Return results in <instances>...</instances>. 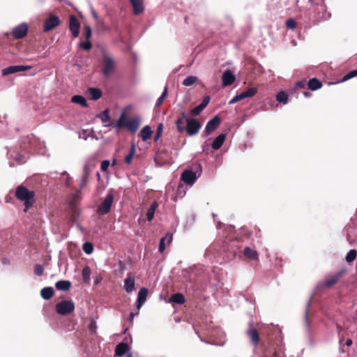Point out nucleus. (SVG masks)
Returning a JSON list of instances; mask_svg holds the SVG:
<instances>
[{
  "mask_svg": "<svg viewBox=\"0 0 357 357\" xmlns=\"http://www.w3.org/2000/svg\"><path fill=\"white\" fill-rule=\"evenodd\" d=\"M202 174V167L199 163H195L185 169L181 175V180L186 184L192 185Z\"/></svg>",
  "mask_w": 357,
  "mask_h": 357,
  "instance_id": "1",
  "label": "nucleus"
},
{
  "mask_svg": "<svg viewBox=\"0 0 357 357\" xmlns=\"http://www.w3.org/2000/svg\"><path fill=\"white\" fill-rule=\"evenodd\" d=\"M15 195L19 200L24 202V211H26L34 202L35 192L23 185L17 188Z\"/></svg>",
  "mask_w": 357,
  "mask_h": 357,
  "instance_id": "2",
  "label": "nucleus"
},
{
  "mask_svg": "<svg viewBox=\"0 0 357 357\" xmlns=\"http://www.w3.org/2000/svg\"><path fill=\"white\" fill-rule=\"evenodd\" d=\"M102 74L108 77L112 75L115 69V62L112 56L105 51H102Z\"/></svg>",
  "mask_w": 357,
  "mask_h": 357,
  "instance_id": "3",
  "label": "nucleus"
},
{
  "mask_svg": "<svg viewBox=\"0 0 357 357\" xmlns=\"http://www.w3.org/2000/svg\"><path fill=\"white\" fill-rule=\"evenodd\" d=\"M183 116L185 119V131L190 136L197 135L202 128V124L194 118H189L185 112H183Z\"/></svg>",
  "mask_w": 357,
  "mask_h": 357,
  "instance_id": "4",
  "label": "nucleus"
},
{
  "mask_svg": "<svg viewBox=\"0 0 357 357\" xmlns=\"http://www.w3.org/2000/svg\"><path fill=\"white\" fill-rule=\"evenodd\" d=\"M114 201V195L112 191H109L105 196L103 201L99 205L97 209V213L100 215H105L108 213L111 209L112 204Z\"/></svg>",
  "mask_w": 357,
  "mask_h": 357,
  "instance_id": "5",
  "label": "nucleus"
},
{
  "mask_svg": "<svg viewBox=\"0 0 357 357\" xmlns=\"http://www.w3.org/2000/svg\"><path fill=\"white\" fill-rule=\"evenodd\" d=\"M75 310V303L72 301H62L56 305V311L61 315H67Z\"/></svg>",
  "mask_w": 357,
  "mask_h": 357,
  "instance_id": "6",
  "label": "nucleus"
},
{
  "mask_svg": "<svg viewBox=\"0 0 357 357\" xmlns=\"http://www.w3.org/2000/svg\"><path fill=\"white\" fill-rule=\"evenodd\" d=\"M257 93V89L255 87H251L249 88L245 91L241 92L239 94H237L234 98H232L229 102V104H234L237 102L238 101L247 98H251L254 96Z\"/></svg>",
  "mask_w": 357,
  "mask_h": 357,
  "instance_id": "7",
  "label": "nucleus"
},
{
  "mask_svg": "<svg viewBox=\"0 0 357 357\" xmlns=\"http://www.w3.org/2000/svg\"><path fill=\"white\" fill-rule=\"evenodd\" d=\"M59 24L60 19L57 16L50 14L49 17L47 18L44 22L43 31L48 32L56 28Z\"/></svg>",
  "mask_w": 357,
  "mask_h": 357,
  "instance_id": "8",
  "label": "nucleus"
},
{
  "mask_svg": "<svg viewBox=\"0 0 357 357\" xmlns=\"http://www.w3.org/2000/svg\"><path fill=\"white\" fill-rule=\"evenodd\" d=\"M28 31V24L26 22H22L13 29V36L16 39H21L26 36Z\"/></svg>",
  "mask_w": 357,
  "mask_h": 357,
  "instance_id": "9",
  "label": "nucleus"
},
{
  "mask_svg": "<svg viewBox=\"0 0 357 357\" xmlns=\"http://www.w3.org/2000/svg\"><path fill=\"white\" fill-rule=\"evenodd\" d=\"M31 68L32 67L31 66H10L3 69L2 75L6 76L18 72L27 71Z\"/></svg>",
  "mask_w": 357,
  "mask_h": 357,
  "instance_id": "10",
  "label": "nucleus"
},
{
  "mask_svg": "<svg viewBox=\"0 0 357 357\" xmlns=\"http://www.w3.org/2000/svg\"><path fill=\"white\" fill-rule=\"evenodd\" d=\"M123 289L128 293H131L135 290V278L130 273L127 274V277L124 280Z\"/></svg>",
  "mask_w": 357,
  "mask_h": 357,
  "instance_id": "11",
  "label": "nucleus"
},
{
  "mask_svg": "<svg viewBox=\"0 0 357 357\" xmlns=\"http://www.w3.org/2000/svg\"><path fill=\"white\" fill-rule=\"evenodd\" d=\"M220 123V119L218 116H215L208 121L204 129V132L206 135H208L215 130Z\"/></svg>",
  "mask_w": 357,
  "mask_h": 357,
  "instance_id": "12",
  "label": "nucleus"
},
{
  "mask_svg": "<svg viewBox=\"0 0 357 357\" xmlns=\"http://www.w3.org/2000/svg\"><path fill=\"white\" fill-rule=\"evenodd\" d=\"M345 272L344 269H342L338 272H337L334 275L327 278L323 283V286L325 288H330L333 285H334L337 280L341 278V276L344 274Z\"/></svg>",
  "mask_w": 357,
  "mask_h": 357,
  "instance_id": "13",
  "label": "nucleus"
},
{
  "mask_svg": "<svg viewBox=\"0 0 357 357\" xmlns=\"http://www.w3.org/2000/svg\"><path fill=\"white\" fill-rule=\"evenodd\" d=\"M80 24L77 19L72 15L70 18L69 29L74 38H77L79 33Z\"/></svg>",
  "mask_w": 357,
  "mask_h": 357,
  "instance_id": "14",
  "label": "nucleus"
},
{
  "mask_svg": "<svg viewBox=\"0 0 357 357\" xmlns=\"http://www.w3.org/2000/svg\"><path fill=\"white\" fill-rule=\"evenodd\" d=\"M140 121L141 119L139 117H134L131 120L126 122V126L130 132L134 134L137 131L140 126Z\"/></svg>",
  "mask_w": 357,
  "mask_h": 357,
  "instance_id": "15",
  "label": "nucleus"
},
{
  "mask_svg": "<svg viewBox=\"0 0 357 357\" xmlns=\"http://www.w3.org/2000/svg\"><path fill=\"white\" fill-rule=\"evenodd\" d=\"M148 289L146 287H143L140 289V290L138 292L137 294V311H139L142 306L144 305V303L146 301V297L148 296Z\"/></svg>",
  "mask_w": 357,
  "mask_h": 357,
  "instance_id": "16",
  "label": "nucleus"
},
{
  "mask_svg": "<svg viewBox=\"0 0 357 357\" xmlns=\"http://www.w3.org/2000/svg\"><path fill=\"white\" fill-rule=\"evenodd\" d=\"M222 85L227 86L232 84L235 81V75L230 70H226L222 74Z\"/></svg>",
  "mask_w": 357,
  "mask_h": 357,
  "instance_id": "17",
  "label": "nucleus"
},
{
  "mask_svg": "<svg viewBox=\"0 0 357 357\" xmlns=\"http://www.w3.org/2000/svg\"><path fill=\"white\" fill-rule=\"evenodd\" d=\"M209 101H210V97L206 96L203 99L202 102L198 106H197L195 108L191 109L190 114L192 116L199 115L204 110V109L208 105V104L209 103Z\"/></svg>",
  "mask_w": 357,
  "mask_h": 357,
  "instance_id": "18",
  "label": "nucleus"
},
{
  "mask_svg": "<svg viewBox=\"0 0 357 357\" xmlns=\"http://www.w3.org/2000/svg\"><path fill=\"white\" fill-rule=\"evenodd\" d=\"M248 337H249L251 343L257 346L259 341V333L255 328H250L246 332Z\"/></svg>",
  "mask_w": 357,
  "mask_h": 357,
  "instance_id": "19",
  "label": "nucleus"
},
{
  "mask_svg": "<svg viewBox=\"0 0 357 357\" xmlns=\"http://www.w3.org/2000/svg\"><path fill=\"white\" fill-rule=\"evenodd\" d=\"M172 241V235L167 234L165 236L160 238L159 243L158 250L160 253H162L166 248V242L167 245H169Z\"/></svg>",
  "mask_w": 357,
  "mask_h": 357,
  "instance_id": "20",
  "label": "nucleus"
},
{
  "mask_svg": "<svg viewBox=\"0 0 357 357\" xmlns=\"http://www.w3.org/2000/svg\"><path fill=\"white\" fill-rule=\"evenodd\" d=\"M97 118L100 119L102 123H106L105 127H109L111 125V117L109 116V109H105L102 113L97 115Z\"/></svg>",
  "mask_w": 357,
  "mask_h": 357,
  "instance_id": "21",
  "label": "nucleus"
},
{
  "mask_svg": "<svg viewBox=\"0 0 357 357\" xmlns=\"http://www.w3.org/2000/svg\"><path fill=\"white\" fill-rule=\"evenodd\" d=\"M130 1L133 7L135 15L140 14L144 10L142 0H130Z\"/></svg>",
  "mask_w": 357,
  "mask_h": 357,
  "instance_id": "22",
  "label": "nucleus"
},
{
  "mask_svg": "<svg viewBox=\"0 0 357 357\" xmlns=\"http://www.w3.org/2000/svg\"><path fill=\"white\" fill-rule=\"evenodd\" d=\"M129 347L127 342H122L118 344L115 348V355L117 356H122L128 350Z\"/></svg>",
  "mask_w": 357,
  "mask_h": 357,
  "instance_id": "23",
  "label": "nucleus"
},
{
  "mask_svg": "<svg viewBox=\"0 0 357 357\" xmlns=\"http://www.w3.org/2000/svg\"><path fill=\"white\" fill-rule=\"evenodd\" d=\"M225 140V135L220 134L216 137L212 142L211 147L214 150H218L223 144Z\"/></svg>",
  "mask_w": 357,
  "mask_h": 357,
  "instance_id": "24",
  "label": "nucleus"
},
{
  "mask_svg": "<svg viewBox=\"0 0 357 357\" xmlns=\"http://www.w3.org/2000/svg\"><path fill=\"white\" fill-rule=\"evenodd\" d=\"M316 9L319 10L324 11V13H323V15L321 16L314 17L316 21L327 20L331 18V13L326 10L325 6L319 5L316 7Z\"/></svg>",
  "mask_w": 357,
  "mask_h": 357,
  "instance_id": "25",
  "label": "nucleus"
},
{
  "mask_svg": "<svg viewBox=\"0 0 357 357\" xmlns=\"http://www.w3.org/2000/svg\"><path fill=\"white\" fill-rule=\"evenodd\" d=\"M244 255L249 259L257 260L258 254L255 250L246 247L243 250Z\"/></svg>",
  "mask_w": 357,
  "mask_h": 357,
  "instance_id": "26",
  "label": "nucleus"
},
{
  "mask_svg": "<svg viewBox=\"0 0 357 357\" xmlns=\"http://www.w3.org/2000/svg\"><path fill=\"white\" fill-rule=\"evenodd\" d=\"M55 287L58 290L68 291L71 287V282L68 280H59L56 282Z\"/></svg>",
  "mask_w": 357,
  "mask_h": 357,
  "instance_id": "27",
  "label": "nucleus"
},
{
  "mask_svg": "<svg viewBox=\"0 0 357 357\" xmlns=\"http://www.w3.org/2000/svg\"><path fill=\"white\" fill-rule=\"evenodd\" d=\"M54 289L52 287H44L40 291V295L42 298L45 300L50 299L54 295Z\"/></svg>",
  "mask_w": 357,
  "mask_h": 357,
  "instance_id": "28",
  "label": "nucleus"
},
{
  "mask_svg": "<svg viewBox=\"0 0 357 357\" xmlns=\"http://www.w3.org/2000/svg\"><path fill=\"white\" fill-rule=\"evenodd\" d=\"M185 298L184 296L179 293L174 294L171 296V297L169 299V303H174L179 305L183 304L185 303Z\"/></svg>",
  "mask_w": 357,
  "mask_h": 357,
  "instance_id": "29",
  "label": "nucleus"
},
{
  "mask_svg": "<svg viewBox=\"0 0 357 357\" xmlns=\"http://www.w3.org/2000/svg\"><path fill=\"white\" fill-rule=\"evenodd\" d=\"M152 133L153 132L151 127L149 126H146L142 129L140 136L142 140L146 141L151 137Z\"/></svg>",
  "mask_w": 357,
  "mask_h": 357,
  "instance_id": "30",
  "label": "nucleus"
},
{
  "mask_svg": "<svg viewBox=\"0 0 357 357\" xmlns=\"http://www.w3.org/2000/svg\"><path fill=\"white\" fill-rule=\"evenodd\" d=\"M71 101L74 103L80 105L82 107H86L88 106L86 98L80 95H75L72 97Z\"/></svg>",
  "mask_w": 357,
  "mask_h": 357,
  "instance_id": "31",
  "label": "nucleus"
},
{
  "mask_svg": "<svg viewBox=\"0 0 357 357\" xmlns=\"http://www.w3.org/2000/svg\"><path fill=\"white\" fill-rule=\"evenodd\" d=\"M276 100L283 105L287 104L289 100L287 93L284 91H280L276 95Z\"/></svg>",
  "mask_w": 357,
  "mask_h": 357,
  "instance_id": "32",
  "label": "nucleus"
},
{
  "mask_svg": "<svg viewBox=\"0 0 357 357\" xmlns=\"http://www.w3.org/2000/svg\"><path fill=\"white\" fill-rule=\"evenodd\" d=\"M89 94L91 100H96L101 98L102 91L98 88H90Z\"/></svg>",
  "mask_w": 357,
  "mask_h": 357,
  "instance_id": "33",
  "label": "nucleus"
},
{
  "mask_svg": "<svg viewBox=\"0 0 357 357\" xmlns=\"http://www.w3.org/2000/svg\"><path fill=\"white\" fill-rule=\"evenodd\" d=\"M158 206V204L157 202H154L153 203H152L146 213V218L148 221H151L153 220L155 211Z\"/></svg>",
  "mask_w": 357,
  "mask_h": 357,
  "instance_id": "34",
  "label": "nucleus"
},
{
  "mask_svg": "<svg viewBox=\"0 0 357 357\" xmlns=\"http://www.w3.org/2000/svg\"><path fill=\"white\" fill-rule=\"evenodd\" d=\"M321 86V83L316 78L310 79L308 82V87L312 91L320 89Z\"/></svg>",
  "mask_w": 357,
  "mask_h": 357,
  "instance_id": "35",
  "label": "nucleus"
},
{
  "mask_svg": "<svg viewBox=\"0 0 357 357\" xmlns=\"http://www.w3.org/2000/svg\"><path fill=\"white\" fill-rule=\"evenodd\" d=\"M185 122V119L183 116V113L181 114V116L178 118L176 121V125L177 130L180 132H183L185 131V127L184 126V123Z\"/></svg>",
  "mask_w": 357,
  "mask_h": 357,
  "instance_id": "36",
  "label": "nucleus"
},
{
  "mask_svg": "<svg viewBox=\"0 0 357 357\" xmlns=\"http://www.w3.org/2000/svg\"><path fill=\"white\" fill-rule=\"evenodd\" d=\"M357 256V252L356 250H350L346 255L345 260L348 263H351L354 261Z\"/></svg>",
  "mask_w": 357,
  "mask_h": 357,
  "instance_id": "37",
  "label": "nucleus"
},
{
  "mask_svg": "<svg viewBox=\"0 0 357 357\" xmlns=\"http://www.w3.org/2000/svg\"><path fill=\"white\" fill-rule=\"evenodd\" d=\"M197 79L196 76H188L183 81V84L185 86H192Z\"/></svg>",
  "mask_w": 357,
  "mask_h": 357,
  "instance_id": "38",
  "label": "nucleus"
},
{
  "mask_svg": "<svg viewBox=\"0 0 357 357\" xmlns=\"http://www.w3.org/2000/svg\"><path fill=\"white\" fill-rule=\"evenodd\" d=\"M167 96V86H165L162 93L158 98V100L156 101V103H155V107H159L162 105L164 99L166 98Z\"/></svg>",
  "mask_w": 357,
  "mask_h": 357,
  "instance_id": "39",
  "label": "nucleus"
},
{
  "mask_svg": "<svg viewBox=\"0 0 357 357\" xmlns=\"http://www.w3.org/2000/svg\"><path fill=\"white\" fill-rule=\"evenodd\" d=\"M82 198L81 195V190H77L75 193L73 195L72 199L70 200L71 205H75L77 202L80 200Z\"/></svg>",
  "mask_w": 357,
  "mask_h": 357,
  "instance_id": "40",
  "label": "nucleus"
},
{
  "mask_svg": "<svg viewBox=\"0 0 357 357\" xmlns=\"http://www.w3.org/2000/svg\"><path fill=\"white\" fill-rule=\"evenodd\" d=\"M127 121H125V114L122 113L118 121H116L114 127L117 129L121 128L123 126H126Z\"/></svg>",
  "mask_w": 357,
  "mask_h": 357,
  "instance_id": "41",
  "label": "nucleus"
},
{
  "mask_svg": "<svg viewBox=\"0 0 357 357\" xmlns=\"http://www.w3.org/2000/svg\"><path fill=\"white\" fill-rule=\"evenodd\" d=\"M135 153V145L132 144L130 153L126 156L125 161L127 164H130L134 157Z\"/></svg>",
  "mask_w": 357,
  "mask_h": 357,
  "instance_id": "42",
  "label": "nucleus"
},
{
  "mask_svg": "<svg viewBox=\"0 0 357 357\" xmlns=\"http://www.w3.org/2000/svg\"><path fill=\"white\" fill-rule=\"evenodd\" d=\"M357 76V69L356 70H351L350 72H349L347 74H346L341 82H346L354 77Z\"/></svg>",
  "mask_w": 357,
  "mask_h": 357,
  "instance_id": "43",
  "label": "nucleus"
},
{
  "mask_svg": "<svg viewBox=\"0 0 357 357\" xmlns=\"http://www.w3.org/2000/svg\"><path fill=\"white\" fill-rule=\"evenodd\" d=\"M83 250L87 255L91 254L93 250V245L91 243H84L83 244Z\"/></svg>",
  "mask_w": 357,
  "mask_h": 357,
  "instance_id": "44",
  "label": "nucleus"
},
{
  "mask_svg": "<svg viewBox=\"0 0 357 357\" xmlns=\"http://www.w3.org/2000/svg\"><path fill=\"white\" fill-rule=\"evenodd\" d=\"M162 131H163V125H162V123H160L157 127L156 132H155V135L154 137L155 141H158L160 139Z\"/></svg>",
  "mask_w": 357,
  "mask_h": 357,
  "instance_id": "45",
  "label": "nucleus"
},
{
  "mask_svg": "<svg viewBox=\"0 0 357 357\" xmlns=\"http://www.w3.org/2000/svg\"><path fill=\"white\" fill-rule=\"evenodd\" d=\"M44 268L40 264H36L34 268V273L38 276H40L43 274Z\"/></svg>",
  "mask_w": 357,
  "mask_h": 357,
  "instance_id": "46",
  "label": "nucleus"
},
{
  "mask_svg": "<svg viewBox=\"0 0 357 357\" xmlns=\"http://www.w3.org/2000/svg\"><path fill=\"white\" fill-rule=\"evenodd\" d=\"M286 25L289 29H294L296 26V22L294 19L290 18L287 20Z\"/></svg>",
  "mask_w": 357,
  "mask_h": 357,
  "instance_id": "47",
  "label": "nucleus"
},
{
  "mask_svg": "<svg viewBox=\"0 0 357 357\" xmlns=\"http://www.w3.org/2000/svg\"><path fill=\"white\" fill-rule=\"evenodd\" d=\"M85 172H86V167L84 168ZM87 183V173L85 172V174L81 178V184L79 190H82V189L86 185Z\"/></svg>",
  "mask_w": 357,
  "mask_h": 357,
  "instance_id": "48",
  "label": "nucleus"
},
{
  "mask_svg": "<svg viewBox=\"0 0 357 357\" xmlns=\"http://www.w3.org/2000/svg\"><path fill=\"white\" fill-rule=\"evenodd\" d=\"M82 276L84 280H88L90 277V269L89 267H85L82 270Z\"/></svg>",
  "mask_w": 357,
  "mask_h": 357,
  "instance_id": "49",
  "label": "nucleus"
},
{
  "mask_svg": "<svg viewBox=\"0 0 357 357\" xmlns=\"http://www.w3.org/2000/svg\"><path fill=\"white\" fill-rule=\"evenodd\" d=\"M80 46L84 50H89L91 47V44L89 42V40H86L84 42H82L80 43Z\"/></svg>",
  "mask_w": 357,
  "mask_h": 357,
  "instance_id": "50",
  "label": "nucleus"
},
{
  "mask_svg": "<svg viewBox=\"0 0 357 357\" xmlns=\"http://www.w3.org/2000/svg\"><path fill=\"white\" fill-rule=\"evenodd\" d=\"M84 33L86 40H89L91 36V29L89 26H84Z\"/></svg>",
  "mask_w": 357,
  "mask_h": 357,
  "instance_id": "51",
  "label": "nucleus"
},
{
  "mask_svg": "<svg viewBox=\"0 0 357 357\" xmlns=\"http://www.w3.org/2000/svg\"><path fill=\"white\" fill-rule=\"evenodd\" d=\"M109 166V160H103L102 162H101V169L102 171H106L108 167Z\"/></svg>",
  "mask_w": 357,
  "mask_h": 357,
  "instance_id": "52",
  "label": "nucleus"
},
{
  "mask_svg": "<svg viewBox=\"0 0 357 357\" xmlns=\"http://www.w3.org/2000/svg\"><path fill=\"white\" fill-rule=\"evenodd\" d=\"M89 328L91 331L96 332V331L97 329V324H96V321L94 319H91L90 325H89Z\"/></svg>",
  "mask_w": 357,
  "mask_h": 357,
  "instance_id": "53",
  "label": "nucleus"
},
{
  "mask_svg": "<svg viewBox=\"0 0 357 357\" xmlns=\"http://www.w3.org/2000/svg\"><path fill=\"white\" fill-rule=\"evenodd\" d=\"M15 160L20 163H24L25 162V159L24 158V156L22 154L17 153L16 156L15 157Z\"/></svg>",
  "mask_w": 357,
  "mask_h": 357,
  "instance_id": "54",
  "label": "nucleus"
},
{
  "mask_svg": "<svg viewBox=\"0 0 357 357\" xmlns=\"http://www.w3.org/2000/svg\"><path fill=\"white\" fill-rule=\"evenodd\" d=\"M62 176H66V178H65V184L68 186L69 185V181L70 180V175L66 172H63L62 174H61Z\"/></svg>",
  "mask_w": 357,
  "mask_h": 357,
  "instance_id": "55",
  "label": "nucleus"
},
{
  "mask_svg": "<svg viewBox=\"0 0 357 357\" xmlns=\"http://www.w3.org/2000/svg\"><path fill=\"white\" fill-rule=\"evenodd\" d=\"M202 148V152H204L206 155H208V151H209V145L206 142H205L204 144H203Z\"/></svg>",
  "mask_w": 357,
  "mask_h": 357,
  "instance_id": "56",
  "label": "nucleus"
},
{
  "mask_svg": "<svg viewBox=\"0 0 357 357\" xmlns=\"http://www.w3.org/2000/svg\"><path fill=\"white\" fill-rule=\"evenodd\" d=\"M296 88H304L305 87V83L303 82H298L296 84Z\"/></svg>",
  "mask_w": 357,
  "mask_h": 357,
  "instance_id": "57",
  "label": "nucleus"
},
{
  "mask_svg": "<svg viewBox=\"0 0 357 357\" xmlns=\"http://www.w3.org/2000/svg\"><path fill=\"white\" fill-rule=\"evenodd\" d=\"M91 15L95 20L98 19V14L96 13V12L95 11V10L93 8H91Z\"/></svg>",
  "mask_w": 357,
  "mask_h": 357,
  "instance_id": "58",
  "label": "nucleus"
},
{
  "mask_svg": "<svg viewBox=\"0 0 357 357\" xmlns=\"http://www.w3.org/2000/svg\"><path fill=\"white\" fill-rule=\"evenodd\" d=\"M353 344V341L350 338H348L346 342H345V344L347 346V347H349L351 346V344Z\"/></svg>",
  "mask_w": 357,
  "mask_h": 357,
  "instance_id": "59",
  "label": "nucleus"
},
{
  "mask_svg": "<svg viewBox=\"0 0 357 357\" xmlns=\"http://www.w3.org/2000/svg\"><path fill=\"white\" fill-rule=\"evenodd\" d=\"M137 314H138V312H137V313L131 312V313L130 314V316H129V320H130V321H132L133 320L134 317H135Z\"/></svg>",
  "mask_w": 357,
  "mask_h": 357,
  "instance_id": "60",
  "label": "nucleus"
},
{
  "mask_svg": "<svg viewBox=\"0 0 357 357\" xmlns=\"http://www.w3.org/2000/svg\"><path fill=\"white\" fill-rule=\"evenodd\" d=\"M305 321L307 323V321H308V319H307V310H306V312H305Z\"/></svg>",
  "mask_w": 357,
  "mask_h": 357,
  "instance_id": "61",
  "label": "nucleus"
},
{
  "mask_svg": "<svg viewBox=\"0 0 357 357\" xmlns=\"http://www.w3.org/2000/svg\"><path fill=\"white\" fill-rule=\"evenodd\" d=\"M304 96H306V97H308L309 96V93L308 92H304L303 93Z\"/></svg>",
  "mask_w": 357,
  "mask_h": 357,
  "instance_id": "62",
  "label": "nucleus"
},
{
  "mask_svg": "<svg viewBox=\"0 0 357 357\" xmlns=\"http://www.w3.org/2000/svg\"><path fill=\"white\" fill-rule=\"evenodd\" d=\"M224 343H225V342H222V343H220V344H218V343H217L216 344H217V345H220V346H222V345H223V344H224Z\"/></svg>",
  "mask_w": 357,
  "mask_h": 357,
  "instance_id": "63",
  "label": "nucleus"
},
{
  "mask_svg": "<svg viewBox=\"0 0 357 357\" xmlns=\"http://www.w3.org/2000/svg\"><path fill=\"white\" fill-rule=\"evenodd\" d=\"M310 301H311V300H310V301H308V303H307V307H308L310 306Z\"/></svg>",
  "mask_w": 357,
  "mask_h": 357,
  "instance_id": "64",
  "label": "nucleus"
}]
</instances>
